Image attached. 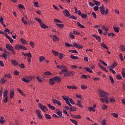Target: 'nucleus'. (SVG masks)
<instances>
[{
    "label": "nucleus",
    "mask_w": 125,
    "mask_h": 125,
    "mask_svg": "<svg viewBox=\"0 0 125 125\" xmlns=\"http://www.w3.org/2000/svg\"><path fill=\"white\" fill-rule=\"evenodd\" d=\"M6 48L9 51H11L12 53L14 54V55L15 54V51L13 49V47L12 45H10L9 44H6Z\"/></svg>",
    "instance_id": "nucleus-5"
},
{
    "label": "nucleus",
    "mask_w": 125,
    "mask_h": 125,
    "mask_svg": "<svg viewBox=\"0 0 125 125\" xmlns=\"http://www.w3.org/2000/svg\"><path fill=\"white\" fill-rule=\"evenodd\" d=\"M0 57H3L5 60L7 59V55L5 53H3L2 55H0Z\"/></svg>",
    "instance_id": "nucleus-28"
},
{
    "label": "nucleus",
    "mask_w": 125,
    "mask_h": 125,
    "mask_svg": "<svg viewBox=\"0 0 125 125\" xmlns=\"http://www.w3.org/2000/svg\"><path fill=\"white\" fill-rule=\"evenodd\" d=\"M40 27L42 29H47V28H48V26H46L44 23H41L40 24Z\"/></svg>",
    "instance_id": "nucleus-26"
},
{
    "label": "nucleus",
    "mask_w": 125,
    "mask_h": 125,
    "mask_svg": "<svg viewBox=\"0 0 125 125\" xmlns=\"http://www.w3.org/2000/svg\"><path fill=\"white\" fill-rule=\"evenodd\" d=\"M8 93V91H7V90H6L4 92H3V97H7V94Z\"/></svg>",
    "instance_id": "nucleus-52"
},
{
    "label": "nucleus",
    "mask_w": 125,
    "mask_h": 125,
    "mask_svg": "<svg viewBox=\"0 0 125 125\" xmlns=\"http://www.w3.org/2000/svg\"><path fill=\"white\" fill-rule=\"evenodd\" d=\"M19 67L21 69H25V64L24 63H21L19 64Z\"/></svg>",
    "instance_id": "nucleus-49"
},
{
    "label": "nucleus",
    "mask_w": 125,
    "mask_h": 125,
    "mask_svg": "<svg viewBox=\"0 0 125 125\" xmlns=\"http://www.w3.org/2000/svg\"><path fill=\"white\" fill-rule=\"evenodd\" d=\"M34 79H35V77L33 75L30 76H27L24 77V78L21 79V81L24 83H31V81L34 80Z\"/></svg>",
    "instance_id": "nucleus-2"
},
{
    "label": "nucleus",
    "mask_w": 125,
    "mask_h": 125,
    "mask_svg": "<svg viewBox=\"0 0 125 125\" xmlns=\"http://www.w3.org/2000/svg\"><path fill=\"white\" fill-rule=\"evenodd\" d=\"M64 54H63L62 53H60L59 55V59L61 60V59H63V58H64Z\"/></svg>",
    "instance_id": "nucleus-48"
},
{
    "label": "nucleus",
    "mask_w": 125,
    "mask_h": 125,
    "mask_svg": "<svg viewBox=\"0 0 125 125\" xmlns=\"http://www.w3.org/2000/svg\"><path fill=\"white\" fill-rule=\"evenodd\" d=\"M111 115L114 117V118H117L119 117V114H118V113H111Z\"/></svg>",
    "instance_id": "nucleus-51"
},
{
    "label": "nucleus",
    "mask_w": 125,
    "mask_h": 125,
    "mask_svg": "<svg viewBox=\"0 0 125 125\" xmlns=\"http://www.w3.org/2000/svg\"><path fill=\"white\" fill-rule=\"evenodd\" d=\"M97 41H98L99 42H101V37L99 36H98L96 37Z\"/></svg>",
    "instance_id": "nucleus-55"
},
{
    "label": "nucleus",
    "mask_w": 125,
    "mask_h": 125,
    "mask_svg": "<svg viewBox=\"0 0 125 125\" xmlns=\"http://www.w3.org/2000/svg\"><path fill=\"white\" fill-rule=\"evenodd\" d=\"M21 21L22 23L24 24V25H26V24H27V21L25 20V19H24V17H22L21 18Z\"/></svg>",
    "instance_id": "nucleus-58"
},
{
    "label": "nucleus",
    "mask_w": 125,
    "mask_h": 125,
    "mask_svg": "<svg viewBox=\"0 0 125 125\" xmlns=\"http://www.w3.org/2000/svg\"><path fill=\"white\" fill-rule=\"evenodd\" d=\"M57 114L58 115V117H60V119H61V118H62V113L61 111L59 110L57 112Z\"/></svg>",
    "instance_id": "nucleus-33"
},
{
    "label": "nucleus",
    "mask_w": 125,
    "mask_h": 125,
    "mask_svg": "<svg viewBox=\"0 0 125 125\" xmlns=\"http://www.w3.org/2000/svg\"><path fill=\"white\" fill-rule=\"evenodd\" d=\"M45 60V58L43 56H41L39 57V62H42Z\"/></svg>",
    "instance_id": "nucleus-35"
},
{
    "label": "nucleus",
    "mask_w": 125,
    "mask_h": 125,
    "mask_svg": "<svg viewBox=\"0 0 125 125\" xmlns=\"http://www.w3.org/2000/svg\"><path fill=\"white\" fill-rule=\"evenodd\" d=\"M56 25L59 27V28H60L61 29H62V28H64V24L62 23H56Z\"/></svg>",
    "instance_id": "nucleus-36"
},
{
    "label": "nucleus",
    "mask_w": 125,
    "mask_h": 125,
    "mask_svg": "<svg viewBox=\"0 0 125 125\" xmlns=\"http://www.w3.org/2000/svg\"><path fill=\"white\" fill-rule=\"evenodd\" d=\"M113 30L116 32V33H119L120 32V28L118 27H113Z\"/></svg>",
    "instance_id": "nucleus-38"
},
{
    "label": "nucleus",
    "mask_w": 125,
    "mask_h": 125,
    "mask_svg": "<svg viewBox=\"0 0 125 125\" xmlns=\"http://www.w3.org/2000/svg\"><path fill=\"white\" fill-rule=\"evenodd\" d=\"M116 66H117V62H114L111 65L108 66V68H109V69H114L116 68Z\"/></svg>",
    "instance_id": "nucleus-16"
},
{
    "label": "nucleus",
    "mask_w": 125,
    "mask_h": 125,
    "mask_svg": "<svg viewBox=\"0 0 125 125\" xmlns=\"http://www.w3.org/2000/svg\"><path fill=\"white\" fill-rule=\"evenodd\" d=\"M53 42H58V41H59V38H58L56 35H53Z\"/></svg>",
    "instance_id": "nucleus-24"
},
{
    "label": "nucleus",
    "mask_w": 125,
    "mask_h": 125,
    "mask_svg": "<svg viewBox=\"0 0 125 125\" xmlns=\"http://www.w3.org/2000/svg\"><path fill=\"white\" fill-rule=\"evenodd\" d=\"M36 112L38 118L39 119H42V114H41V110L37 109Z\"/></svg>",
    "instance_id": "nucleus-11"
},
{
    "label": "nucleus",
    "mask_w": 125,
    "mask_h": 125,
    "mask_svg": "<svg viewBox=\"0 0 125 125\" xmlns=\"http://www.w3.org/2000/svg\"><path fill=\"white\" fill-rule=\"evenodd\" d=\"M93 2H94L95 4L96 5H97V6H99L101 4V3H100L99 1L95 0H93Z\"/></svg>",
    "instance_id": "nucleus-41"
},
{
    "label": "nucleus",
    "mask_w": 125,
    "mask_h": 125,
    "mask_svg": "<svg viewBox=\"0 0 125 125\" xmlns=\"http://www.w3.org/2000/svg\"><path fill=\"white\" fill-rule=\"evenodd\" d=\"M77 25L80 27V28H84V26H83V24H82L81 23L77 22Z\"/></svg>",
    "instance_id": "nucleus-53"
},
{
    "label": "nucleus",
    "mask_w": 125,
    "mask_h": 125,
    "mask_svg": "<svg viewBox=\"0 0 125 125\" xmlns=\"http://www.w3.org/2000/svg\"><path fill=\"white\" fill-rule=\"evenodd\" d=\"M66 87L67 88H68V89H78V87L75 85H72V86L67 85Z\"/></svg>",
    "instance_id": "nucleus-12"
},
{
    "label": "nucleus",
    "mask_w": 125,
    "mask_h": 125,
    "mask_svg": "<svg viewBox=\"0 0 125 125\" xmlns=\"http://www.w3.org/2000/svg\"><path fill=\"white\" fill-rule=\"evenodd\" d=\"M38 106H39L40 109H41V110H42V111L44 113H45L46 112H47V111H48V108H47V107H46V106H45V105H43L42 104H38Z\"/></svg>",
    "instance_id": "nucleus-4"
},
{
    "label": "nucleus",
    "mask_w": 125,
    "mask_h": 125,
    "mask_svg": "<svg viewBox=\"0 0 125 125\" xmlns=\"http://www.w3.org/2000/svg\"><path fill=\"white\" fill-rule=\"evenodd\" d=\"M44 116L46 118V119H47V120H51V116H50L49 114H46L44 115Z\"/></svg>",
    "instance_id": "nucleus-47"
},
{
    "label": "nucleus",
    "mask_w": 125,
    "mask_h": 125,
    "mask_svg": "<svg viewBox=\"0 0 125 125\" xmlns=\"http://www.w3.org/2000/svg\"><path fill=\"white\" fill-rule=\"evenodd\" d=\"M49 83L51 85H53V84H54L55 83V82L54 79H53V78H50L49 79Z\"/></svg>",
    "instance_id": "nucleus-17"
},
{
    "label": "nucleus",
    "mask_w": 125,
    "mask_h": 125,
    "mask_svg": "<svg viewBox=\"0 0 125 125\" xmlns=\"http://www.w3.org/2000/svg\"><path fill=\"white\" fill-rule=\"evenodd\" d=\"M14 98V91H11L10 92V99H11L12 98Z\"/></svg>",
    "instance_id": "nucleus-29"
},
{
    "label": "nucleus",
    "mask_w": 125,
    "mask_h": 125,
    "mask_svg": "<svg viewBox=\"0 0 125 125\" xmlns=\"http://www.w3.org/2000/svg\"><path fill=\"white\" fill-rule=\"evenodd\" d=\"M22 54L24 56H26V57H28V58H32V54H31V53L25 54L24 52H22Z\"/></svg>",
    "instance_id": "nucleus-21"
},
{
    "label": "nucleus",
    "mask_w": 125,
    "mask_h": 125,
    "mask_svg": "<svg viewBox=\"0 0 125 125\" xmlns=\"http://www.w3.org/2000/svg\"><path fill=\"white\" fill-rule=\"evenodd\" d=\"M73 46L74 47H76V48H78V49H83V46L82 45H80L75 42H73Z\"/></svg>",
    "instance_id": "nucleus-7"
},
{
    "label": "nucleus",
    "mask_w": 125,
    "mask_h": 125,
    "mask_svg": "<svg viewBox=\"0 0 125 125\" xmlns=\"http://www.w3.org/2000/svg\"><path fill=\"white\" fill-rule=\"evenodd\" d=\"M115 99H114V98H110V99H109V102L110 103H115Z\"/></svg>",
    "instance_id": "nucleus-61"
},
{
    "label": "nucleus",
    "mask_w": 125,
    "mask_h": 125,
    "mask_svg": "<svg viewBox=\"0 0 125 125\" xmlns=\"http://www.w3.org/2000/svg\"><path fill=\"white\" fill-rule=\"evenodd\" d=\"M52 52L53 53L55 56H58V55H59V53L56 51H55L54 50H52Z\"/></svg>",
    "instance_id": "nucleus-39"
},
{
    "label": "nucleus",
    "mask_w": 125,
    "mask_h": 125,
    "mask_svg": "<svg viewBox=\"0 0 125 125\" xmlns=\"http://www.w3.org/2000/svg\"><path fill=\"white\" fill-rule=\"evenodd\" d=\"M18 7L21 9H25V7H24V6L22 4H19Z\"/></svg>",
    "instance_id": "nucleus-56"
},
{
    "label": "nucleus",
    "mask_w": 125,
    "mask_h": 125,
    "mask_svg": "<svg viewBox=\"0 0 125 125\" xmlns=\"http://www.w3.org/2000/svg\"><path fill=\"white\" fill-rule=\"evenodd\" d=\"M85 69L86 71H87V72H88V73H93V71H92V70L90 69L89 67H85Z\"/></svg>",
    "instance_id": "nucleus-46"
},
{
    "label": "nucleus",
    "mask_w": 125,
    "mask_h": 125,
    "mask_svg": "<svg viewBox=\"0 0 125 125\" xmlns=\"http://www.w3.org/2000/svg\"><path fill=\"white\" fill-rule=\"evenodd\" d=\"M76 105L77 106H79L81 108H83V105H82V101H81V100H80L77 101V103Z\"/></svg>",
    "instance_id": "nucleus-18"
},
{
    "label": "nucleus",
    "mask_w": 125,
    "mask_h": 125,
    "mask_svg": "<svg viewBox=\"0 0 125 125\" xmlns=\"http://www.w3.org/2000/svg\"><path fill=\"white\" fill-rule=\"evenodd\" d=\"M73 34H74L75 35H80L81 34L80 32L76 31V30L73 31Z\"/></svg>",
    "instance_id": "nucleus-63"
},
{
    "label": "nucleus",
    "mask_w": 125,
    "mask_h": 125,
    "mask_svg": "<svg viewBox=\"0 0 125 125\" xmlns=\"http://www.w3.org/2000/svg\"><path fill=\"white\" fill-rule=\"evenodd\" d=\"M22 48V45H20L19 44H16L15 46V49L16 50H20Z\"/></svg>",
    "instance_id": "nucleus-23"
},
{
    "label": "nucleus",
    "mask_w": 125,
    "mask_h": 125,
    "mask_svg": "<svg viewBox=\"0 0 125 125\" xmlns=\"http://www.w3.org/2000/svg\"><path fill=\"white\" fill-rule=\"evenodd\" d=\"M73 75H75V72L67 70V72L64 74V77H70V76H73Z\"/></svg>",
    "instance_id": "nucleus-6"
},
{
    "label": "nucleus",
    "mask_w": 125,
    "mask_h": 125,
    "mask_svg": "<svg viewBox=\"0 0 125 125\" xmlns=\"http://www.w3.org/2000/svg\"><path fill=\"white\" fill-rule=\"evenodd\" d=\"M21 43H22L23 44H26V43H27V41H26V40L22 38H21Z\"/></svg>",
    "instance_id": "nucleus-42"
},
{
    "label": "nucleus",
    "mask_w": 125,
    "mask_h": 125,
    "mask_svg": "<svg viewBox=\"0 0 125 125\" xmlns=\"http://www.w3.org/2000/svg\"><path fill=\"white\" fill-rule=\"evenodd\" d=\"M4 119V118L3 116H1L0 117V124H4L5 123V121L3 120Z\"/></svg>",
    "instance_id": "nucleus-43"
},
{
    "label": "nucleus",
    "mask_w": 125,
    "mask_h": 125,
    "mask_svg": "<svg viewBox=\"0 0 125 125\" xmlns=\"http://www.w3.org/2000/svg\"><path fill=\"white\" fill-rule=\"evenodd\" d=\"M64 69L62 70L60 72V75H62L63 73H67L68 72V68H67V66L65 67V68H63Z\"/></svg>",
    "instance_id": "nucleus-15"
},
{
    "label": "nucleus",
    "mask_w": 125,
    "mask_h": 125,
    "mask_svg": "<svg viewBox=\"0 0 125 125\" xmlns=\"http://www.w3.org/2000/svg\"><path fill=\"white\" fill-rule=\"evenodd\" d=\"M65 46H66V47H73V44H70L67 42H65Z\"/></svg>",
    "instance_id": "nucleus-31"
},
{
    "label": "nucleus",
    "mask_w": 125,
    "mask_h": 125,
    "mask_svg": "<svg viewBox=\"0 0 125 125\" xmlns=\"http://www.w3.org/2000/svg\"><path fill=\"white\" fill-rule=\"evenodd\" d=\"M102 30H104V31H105V32H108V31H109V28L105 25H103V26H102Z\"/></svg>",
    "instance_id": "nucleus-34"
},
{
    "label": "nucleus",
    "mask_w": 125,
    "mask_h": 125,
    "mask_svg": "<svg viewBox=\"0 0 125 125\" xmlns=\"http://www.w3.org/2000/svg\"><path fill=\"white\" fill-rule=\"evenodd\" d=\"M99 10L102 14V15L105 14V15H108L109 14V9L108 8L105 9V6L104 4H102L99 7Z\"/></svg>",
    "instance_id": "nucleus-1"
},
{
    "label": "nucleus",
    "mask_w": 125,
    "mask_h": 125,
    "mask_svg": "<svg viewBox=\"0 0 125 125\" xmlns=\"http://www.w3.org/2000/svg\"><path fill=\"white\" fill-rule=\"evenodd\" d=\"M99 92L101 97H104V98H106L107 96H109V93L104 92L101 89L99 90Z\"/></svg>",
    "instance_id": "nucleus-3"
},
{
    "label": "nucleus",
    "mask_w": 125,
    "mask_h": 125,
    "mask_svg": "<svg viewBox=\"0 0 125 125\" xmlns=\"http://www.w3.org/2000/svg\"><path fill=\"white\" fill-rule=\"evenodd\" d=\"M74 119H81L82 117L80 115H76L74 116Z\"/></svg>",
    "instance_id": "nucleus-60"
},
{
    "label": "nucleus",
    "mask_w": 125,
    "mask_h": 125,
    "mask_svg": "<svg viewBox=\"0 0 125 125\" xmlns=\"http://www.w3.org/2000/svg\"><path fill=\"white\" fill-rule=\"evenodd\" d=\"M33 5L34 7H36V8L40 7V6L39 5V3L38 2H34Z\"/></svg>",
    "instance_id": "nucleus-50"
},
{
    "label": "nucleus",
    "mask_w": 125,
    "mask_h": 125,
    "mask_svg": "<svg viewBox=\"0 0 125 125\" xmlns=\"http://www.w3.org/2000/svg\"><path fill=\"white\" fill-rule=\"evenodd\" d=\"M78 110V108L76 106H71L69 107V111L70 112H75V111H77Z\"/></svg>",
    "instance_id": "nucleus-13"
},
{
    "label": "nucleus",
    "mask_w": 125,
    "mask_h": 125,
    "mask_svg": "<svg viewBox=\"0 0 125 125\" xmlns=\"http://www.w3.org/2000/svg\"><path fill=\"white\" fill-rule=\"evenodd\" d=\"M88 109L89 112H95V108L93 107H89Z\"/></svg>",
    "instance_id": "nucleus-37"
},
{
    "label": "nucleus",
    "mask_w": 125,
    "mask_h": 125,
    "mask_svg": "<svg viewBox=\"0 0 125 125\" xmlns=\"http://www.w3.org/2000/svg\"><path fill=\"white\" fill-rule=\"evenodd\" d=\"M68 101H69L71 104L75 105V101H74V100H73V99H72L71 98H69Z\"/></svg>",
    "instance_id": "nucleus-54"
},
{
    "label": "nucleus",
    "mask_w": 125,
    "mask_h": 125,
    "mask_svg": "<svg viewBox=\"0 0 125 125\" xmlns=\"http://www.w3.org/2000/svg\"><path fill=\"white\" fill-rule=\"evenodd\" d=\"M102 125H107V123H106V120L104 119L102 121Z\"/></svg>",
    "instance_id": "nucleus-64"
},
{
    "label": "nucleus",
    "mask_w": 125,
    "mask_h": 125,
    "mask_svg": "<svg viewBox=\"0 0 125 125\" xmlns=\"http://www.w3.org/2000/svg\"><path fill=\"white\" fill-rule=\"evenodd\" d=\"M6 81L7 80L5 79H4V78H2L0 80V83L1 84H4L5 83H6Z\"/></svg>",
    "instance_id": "nucleus-25"
},
{
    "label": "nucleus",
    "mask_w": 125,
    "mask_h": 125,
    "mask_svg": "<svg viewBox=\"0 0 125 125\" xmlns=\"http://www.w3.org/2000/svg\"><path fill=\"white\" fill-rule=\"evenodd\" d=\"M66 66L64 65H58L57 66V68H58V69H60V70H63V69H66Z\"/></svg>",
    "instance_id": "nucleus-19"
},
{
    "label": "nucleus",
    "mask_w": 125,
    "mask_h": 125,
    "mask_svg": "<svg viewBox=\"0 0 125 125\" xmlns=\"http://www.w3.org/2000/svg\"><path fill=\"white\" fill-rule=\"evenodd\" d=\"M70 122L75 125H78V122L74 119H70Z\"/></svg>",
    "instance_id": "nucleus-44"
},
{
    "label": "nucleus",
    "mask_w": 125,
    "mask_h": 125,
    "mask_svg": "<svg viewBox=\"0 0 125 125\" xmlns=\"http://www.w3.org/2000/svg\"><path fill=\"white\" fill-rule=\"evenodd\" d=\"M3 78H5V79H7V78H8V79L11 78V75L9 74H7L4 75Z\"/></svg>",
    "instance_id": "nucleus-45"
},
{
    "label": "nucleus",
    "mask_w": 125,
    "mask_h": 125,
    "mask_svg": "<svg viewBox=\"0 0 125 125\" xmlns=\"http://www.w3.org/2000/svg\"><path fill=\"white\" fill-rule=\"evenodd\" d=\"M101 46H102V47H103V48H104L105 49H109V48H108L107 45H106L104 42H102L101 43Z\"/></svg>",
    "instance_id": "nucleus-22"
},
{
    "label": "nucleus",
    "mask_w": 125,
    "mask_h": 125,
    "mask_svg": "<svg viewBox=\"0 0 125 125\" xmlns=\"http://www.w3.org/2000/svg\"><path fill=\"white\" fill-rule=\"evenodd\" d=\"M53 79H54V81L57 83H60V82H61V78H60L59 76H55L53 77Z\"/></svg>",
    "instance_id": "nucleus-9"
},
{
    "label": "nucleus",
    "mask_w": 125,
    "mask_h": 125,
    "mask_svg": "<svg viewBox=\"0 0 125 125\" xmlns=\"http://www.w3.org/2000/svg\"><path fill=\"white\" fill-rule=\"evenodd\" d=\"M63 13L64 16H65L66 17H69V16H71L70 12L67 9H65L64 11H63Z\"/></svg>",
    "instance_id": "nucleus-8"
},
{
    "label": "nucleus",
    "mask_w": 125,
    "mask_h": 125,
    "mask_svg": "<svg viewBox=\"0 0 125 125\" xmlns=\"http://www.w3.org/2000/svg\"><path fill=\"white\" fill-rule=\"evenodd\" d=\"M47 106L49 108H50V109H51V110H55V107H54L53 105H52L50 104H48Z\"/></svg>",
    "instance_id": "nucleus-32"
},
{
    "label": "nucleus",
    "mask_w": 125,
    "mask_h": 125,
    "mask_svg": "<svg viewBox=\"0 0 125 125\" xmlns=\"http://www.w3.org/2000/svg\"><path fill=\"white\" fill-rule=\"evenodd\" d=\"M92 80H93V81H100L101 79L99 77H93Z\"/></svg>",
    "instance_id": "nucleus-62"
},
{
    "label": "nucleus",
    "mask_w": 125,
    "mask_h": 125,
    "mask_svg": "<svg viewBox=\"0 0 125 125\" xmlns=\"http://www.w3.org/2000/svg\"><path fill=\"white\" fill-rule=\"evenodd\" d=\"M99 66L100 68L102 69V70H103V71H104V72H105L106 73H108V70H107V69H106L105 67H104V66H103V65H102L100 63H99Z\"/></svg>",
    "instance_id": "nucleus-20"
},
{
    "label": "nucleus",
    "mask_w": 125,
    "mask_h": 125,
    "mask_svg": "<svg viewBox=\"0 0 125 125\" xmlns=\"http://www.w3.org/2000/svg\"><path fill=\"white\" fill-rule=\"evenodd\" d=\"M70 58H71V59H73V60H77L79 59V57L74 56L73 55H70Z\"/></svg>",
    "instance_id": "nucleus-30"
},
{
    "label": "nucleus",
    "mask_w": 125,
    "mask_h": 125,
    "mask_svg": "<svg viewBox=\"0 0 125 125\" xmlns=\"http://www.w3.org/2000/svg\"><path fill=\"white\" fill-rule=\"evenodd\" d=\"M81 87L82 89H86L87 88V86L83 84H82Z\"/></svg>",
    "instance_id": "nucleus-59"
},
{
    "label": "nucleus",
    "mask_w": 125,
    "mask_h": 125,
    "mask_svg": "<svg viewBox=\"0 0 125 125\" xmlns=\"http://www.w3.org/2000/svg\"><path fill=\"white\" fill-rule=\"evenodd\" d=\"M68 52H71V53H75L76 54H77V53H79L78 51L76 50H69Z\"/></svg>",
    "instance_id": "nucleus-40"
},
{
    "label": "nucleus",
    "mask_w": 125,
    "mask_h": 125,
    "mask_svg": "<svg viewBox=\"0 0 125 125\" xmlns=\"http://www.w3.org/2000/svg\"><path fill=\"white\" fill-rule=\"evenodd\" d=\"M44 75H45L46 76H51V73H50V72L49 71H46L45 72H44Z\"/></svg>",
    "instance_id": "nucleus-57"
},
{
    "label": "nucleus",
    "mask_w": 125,
    "mask_h": 125,
    "mask_svg": "<svg viewBox=\"0 0 125 125\" xmlns=\"http://www.w3.org/2000/svg\"><path fill=\"white\" fill-rule=\"evenodd\" d=\"M62 98H63V100L66 102V103L68 102L69 101V99H70V98L68 96H62Z\"/></svg>",
    "instance_id": "nucleus-27"
},
{
    "label": "nucleus",
    "mask_w": 125,
    "mask_h": 125,
    "mask_svg": "<svg viewBox=\"0 0 125 125\" xmlns=\"http://www.w3.org/2000/svg\"><path fill=\"white\" fill-rule=\"evenodd\" d=\"M52 103L53 104H57L58 106H61V103L59 101L55 99L52 100Z\"/></svg>",
    "instance_id": "nucleus-10"
},
{
    "label": "nucleus",
    "mask_w": 125,
    "mask_h": 125,
    "mask_svg": "<svg viewBox=\"0 0 125 125\" xmlns=\"http://www.w3.org/2000/svg\"><path fill=\"white\" fill-rule=\"evenodd\" d=\"M11 62L12 65H13V66H14L15 67H17V66H18V62H17V61L11 60Z\"/></svg>",
    "instance_id": "nucleus-14"
}]
</instances>
